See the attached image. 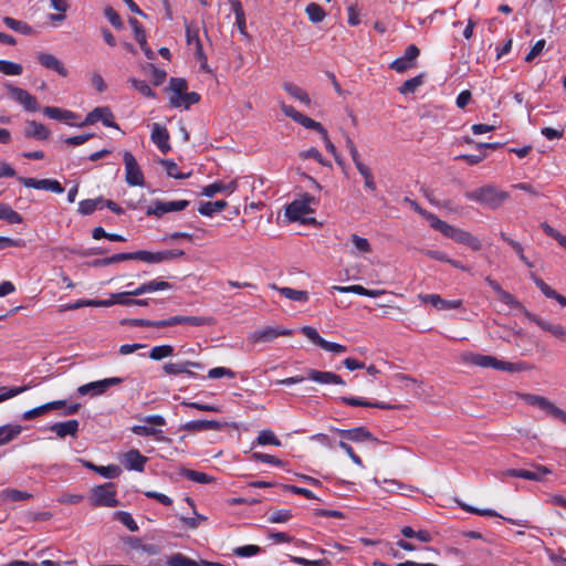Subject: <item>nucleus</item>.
<instances>
[{
    "label": "nucleus",
    "mask_w": 566,
    "mask_h": 566,
    "mask_svg": "<svg viewBox=\"0 0 566 566\" xmlns=\"http://www.w3.org/2000/svg\"><path fill=\"white\" fill-rule=\"evenodd\" d=\"M91 501L94 506L115 507L118 504V501L116 499L114 484L106 483L94 488L92 490Z\"/></svg>",
    "instance_id": "nucleus-6"
},
{
    "label": "nucleus",
    "mask_w": 566,
    "mask_h": 566,
    "mask_svg": "<svg viewBox=\"0 0 566 566\" xmlns=\"http://www.w3.org/2000/svg\"><path fill=\"white\" fill-rule=\"evenodd\" d=\"M123 160L125 165V180L129 186H144L145 178L144 174L130 151L123 153Z\"/></svg>",
    "instance_id": "nucleus-7"
},
{
    "label": "nucleus",
    "mask_w": 566,
    "mask_h": 566,
    "mask_svg": "<svg viewBox=\"0 0 566 566\" xmlns=\"http://www.w3.org/2000/svg\"><path fill=\"white\" fill-rule=\"evenodd\" d=\"M128 260H130L129 252L128 253H118V254H114V255L108 256V258L96 259V260H94L92 262V265L95 266V268H97V266H106V265H109V264H113V263L128 261Z\"/></svg>",
    "instance_id": "nucleus-49"
},
{
    "label": "nucleus",
    "mask_w": 566,
    "mask_h": 566,
    "mask_svg": "<svg viewBox=\"0 0 566 566\" xmlns=\"http://www.w3.org/2000/svg\"><path fill=\"white\" fill-rule=\"evenodd\" d=\"M298 156L302 159L312 158V159L316 160L318 164H321L322 166L331 167V163L325 160L322 157L321 153L314 147H312L307 150L300 151Z\"/></svg>",
    "instance_id": "nucleus-57"
},
{
    "label": "nucleus",
    "mask_w": 566,
    "mask_h": 566,
    "mask_svg": "<svg viewBox=\"0 0 566 566\" xmlns=\"http://www.w3.org/2000/svg\"><path fill=\"white\" fill-rule=\"evenodd\" d=\"M172 325L187 324L191 326L212 325L214 319L212 317L201 316H172Z\"/></svg>",
    "instance_id": "nucleus-34"
},
{
    "label": "nucleus",
    "mask_w": 566,
    "mask_h": 566,
    "mask_svg": "<svg viewBox=\"0 0 566 566\" xmlns=\"http://www.w3.org/2000/svg\"><path fill=\"white\" fill-rule=\"evenodd\" d=\"M0 72L6 75L18 76L22 74L23 67L19 63L7 60H0Z\"/></svg>",
    "instance_id": "nucleus-50"
},
{
    "label": "nucleus",
    "mask_w": 566,
    "mask_h": 566,
    "mask_svg": "<svg viewBox=\"0 0 566 566\" xmlns=\"http://www.w3.org/2000/svg\"><path fill=\"white\" fill-rule=\"evenodd\" d=\"M104 200L102 197L96 199L82 200L78 203V212L88 216L92 214L96 209L102 208Z\"/></svg>",
    "instance_id": "nucleus-44"
},
{
    "label": "nucleus",
    "mask_w": 566,
    "mask_h": 566,
    "mask_svg": "<svg viewBox=\"0 0 566 566\" xmlns=\"http://www.w3.org/2000/svg\"><path fill=\"white\" fill-rule=\"evenodd\" d=\"M342 437L347 438L354 442H363V441H375L378 440L366 430L364 427H357L350 430H336Z\"/></svg>",
    "instance_id": "nucleus-27"
},
{
    "label": "nucleus",
    "mask_w": 566,
    "mask_h": 566,
    "mask_svg": "<svg viewBox=\"0 0 566 566\" xmlns=\"http://www.w3.org/2000/svg\"><path fill=\"white\" fill-rule=\"evenodd\" d=\"M238 188V181L232 180L229 184H224L222 181L213 182L211 185L205 186L201 189V195L205 197H213L218 192H229L232 193Z\"/></svg>",
    "instance_id": "nucleus-26"
},
{
    "label": "nucleus",
    "mask_w": 566,
    "mask_h": 566,
    "mask_svg": "<svg viewBox=\"0 0 566 566\" xmlns=\"http://www.w3.org/2000/svg\"><path fill=\"white\" fill-rule=\"evenodd\" d=\"M132 295L126 292L117 293V304L120 305H137V306H147L148 301L147 300H139V298H132Z\"/></svg>",
    "instance_id": "nucleus-55"
},
{
    "label": "nucleus",
    "mask_w": 566,
    "mask_h": 566,
    "mask_svg": "<svg viewBox=\"0 0 566 566\" xmlns=\"http://www.w3.org/2000/svg\"><path fill=\"white\" fill-rule=\"evenodd\" d=\"M150 139L164 154H167L171 149L169 133L166 127L158 123L153 124Z\"/></svg>",
    "instance_id": "nucleus-18"
},
{
    "label": "nucleus",
    "mask_w": 566,
    "mask_h": 566,
    "mask_svg": "<svg viewBox=\"0 0 566 566\" xmlns=\"http://www.w3.org/2000/svg\"><path fill=\"white\" fill-rule=\"evenodd\" d=\"M305 12L313 23L322 22L326 17V13L322 9V7L315 2L307 4L305 8Z\"/></svg>",
    "instance_id": "nucleus-47"
},
{
    "label": "nucleus",
    "mask_w": 566,
    "mask_h": 566,
    "mask_svg": "<svg viewBox=\"0 0 566 566\" xmlns=\"http://www.w3.org/2000/svg\"><path fill=\"white\" fill-rule=\"evenodd\" d=\"M148 459L138 450L133 449L124 454L123 464L127 470L143 472Z\"/></svg>",
    "instance_id": "nucleus-21"
},
{
    "label": "nucleus",
    "mask_w": 566,
    "mask_h": 566,
    "mask_svg": "<svg viewBox=\"0 0 566 566\" xmlns=\"http://www.w3.org/2000/svg\"><path fill=\"white\" fill-rule=\"evenodd\" d=\"M301 332L310 340H312L314 344H316L317 346H319L324 350H327V352H331V353H334V354H343V353H345L347 350V347L342 345V344H337V343H332V342L325 340L323 337H321V335L318 334L317 329L312 327V326H304V327L301 328Z\"/></svg>",
    "instance_id": "nucleus-12"
},
{
    "label": "nucleus",
    "mask_w": 566,
    "mask_h": 566,
    "mask_svg": "<svg viewBox=\"0 0 566 566\" xmlns=\"http://www.w3.org/2000/svg\"><path fill=\"white\" fill-rule=\"evenodd\" d=\"M551 473L552 471L545 465H534V470L510 469L506 470L503 474L505 476H514L541 482L544 481L545 476Z\"/></svg>",
    "instance_id": "nucleus-14"
},
{
    "label": "nucleus",
    "mask_w": 566,
    "mask_h": 566,
    "mask_svg": "<svg viewBox=\"0 0 566 566\" xmlns=\"http://www.w3.org/2000/svg\"><path fill=\"white\" fill-rule=\"evenodd\" d=\"M532 279L536 286L541 290V292L548 298L556 300L560 305L566 304V296L557 293L554 289H552L548 284H546L542 279L532 275Z\"/></svg>",
    "instance_id": "nucleus-35"
},
{
    "label": "nucleus",
    "mask_w": 566,
    "mask_h": 566,
    "mask_svg": "<svg viewBox=\"0 0 566 566\" xmlns=\"http://www.w3.org/2000/svg\"><path fill=\"white\" fill-rule=\"evenodd\" d=\"M115 517L117 521L124 524L129 531H138V525L129 513L119 511L115 513Z\"/></svg>",
    "instance_id": "nucleus-58"
},
{
    "label": "nucleus",
    "mask_w": 566,
    "mask_h": 566,
    "mask_svg": "<svg viewBox=\"0 0 566 566\" xmlns=\"http://www.w3.org/2000/svg\"><path fill=\"white\" fill-rule=\"evenodd\" d=\"M419 298L423 303L431 304L432 306H434L438 310H454V308L461 307V305H462L461 300L448 301V300L442 298L438 294H420Z\"/></svg>",
    "instance_id": "nucleus-19"
},
{
    "label": "nucleus",
    "mask_w": 566,
    "mask_h": 566,
    "mask_svg": "<svg viewBox=\"0 0 566 566\" xmlns=\"http://www.w3.org/2000/svg\"><path fill=\"white\" fill-rule=\"evenodd\" d=\"M0 220H6L11 224L21 223L23 221L21 214L7 203H0Z\"/></svg>",
    "instance_id": "nucleus-43"
},
{
    "label": "nucleus",
    "mask_w": 566,
    "mask_h": 566,
    "mask_svg": "<svg viewBox=\"0 0 566 566\" xmlns=\"http://www.w3.org/2000/svg\"><path fill=\"white\" fill-rule=\"evenodd\" d=\"M22 431L20 424H4L0 427V446L14 440Z\"/></svg>",
    "instance_id": "nucleus-37"
},
{
    "label": "nucleus",
    "mask_w": 566,
    "mask_h": 566,
    "mask_svg": "<svg viewBox=\"0 0 566 566\" xmlns=\"http://www.w3.org/2000/svg\"><path fill=\"white\" fill-rule=\"evenodd\" d=\"M185 254L182 250H165L158 252L136 251L129 252L130 260H139L147 263H161L164 261L174 260Z\"/></svg>",
    "instance_id": "nucleus-5"
},
{
    "label": "nucleus",
    "mask_w": 566,
    "mask_h": 566,
    "mask_svg": "<svg viewBox=\"0 0 566 566\" xmlns=\"http://www.w3.org/2000/svg\"><path fill=\"white\" fill-rule=\"evenodd\" d=\"M168 566H202L198 563L180 553L171 555L167 560Z\"/></svg>",
    "instance_id": "nucleus-48"
},
{
    "label": "nucleus",
    "mask_w": 566,
    "mask_h": 566,
    "mask_svg": "<svg viewBox=\"0 0 566 566\" xmlns=\"http://www.w3.org/2000/svg\"><path fill=\"white\" fill-rule=\"evenodd\" d=\"M228 206L227 201L224 200H217V201H207L200 203L198 211L200 214L206 217H211L216 212H220Z\"/></svg>",
    "instance_id": "nucleus-39"
},
{
    "label": "nucleus",
    "mask_w": 566,
    "mask_h": 566,
    "mask_svg": "<svg viewBox=\"0 0 566 566\" xmlns=\"http://www.w3.org/2000/svg\"><path fill=\"white\" fill-rule=\"evenodd\" d=\"M171 95H181L187 92L188 85L186 80L180 77H171L169 81Z\"/></svg>",
    "instance_id": "nucleus-59"
},
{
    "label": "nucleus",
    "mask_w": 566,
    "mask_h": 566,
    "mask_svg": "<svg viewBox=\"0 0 566 566\" xmlns=\"http://www.w3.org/2000/svg\"><path fill=\"white\" fill-rule=\"evenodd\" d=\"M419 54H420V50L415 44H410L405 50V53L402 56L394 60L389 64V69H391L398 73H403V72L416 66V61H417Z\"/></svg>",
    "instance_id": "nucleus-11"
},
{
    "label": "nucleus",
    "mask_w": 566,
    "mask_h": 566,
    "mask_svg": "<svg viewBox=\"0 0 566 566\" xmlns=\"http://www.w3.org/2000/svg\"><path fill=\"white\" fill-rule=\"evenodd\" d=\"M307 378L318 384L345 385V381L335 373L308 369Z\"/></svg>",
    "instance_id": "nucleus-25"
},
{
    "label": "nucleus",
    "mask_w": 566,
    "mask_h": 566,
    "mask_svg": "<svg viewBox=\"0 0 566 566\" xmlns=\"http://www.w3.org/2000/svg\"><path fill=\"white\" fill-rule=\"evenodd\" d=\"M24 136L38 140L48 139L51 135L50 129L41 123L35 120H27L24 127Z\"/></svg>",
    "instance_id": "nucleus-24"
},
{
    "label": "nucleus",
    "mask_w": 566,
    "mask_h": 566,
    "mask_svg": "<svg viewBox=\"0 0 566 566\" xmlns=\"http://www.w3.org/2000/svg\"><path fill=\"white\" fill-rule=\"evenodd\" d=\"M123 382V379L119 377H111L105 378L97 381H92L85 385H82L77 388V392L81 396L85 395H92V396H98L104 394L108 388L113 386H117Z\"/></svg>",
    "instance_id": "nucleus-10"
},
{
    "label": "nucleus",
    "mask_w": 566,
    "mask_h": 566,
    "mask_svg": "<svg viewBox=\"0 0 566 566\" xmlns=\"http://www.w3.org/2000/svg\"><path fill=\"white\" fill-rule=\"evenodd\" d=\"M525 316L542 329L551 333L554 337L559 338L566 343V328L562 324L544 321L528 311H525Z\"/></svg>",
    "instance_id": "nucleus-17"
},
{
    "label": "nucleus",
    "mask_w": 566,
    "mask_h": 566,
    "mask_svg": "<svg viewBox=\"0 0 566 566\" xmlns=\"http://www.w3.org/2000/svg\"><path fill=\"white\" fill-rule=\"evenodd\" d=\"M283 90L285 92H287L293 98L298 99L300 102H302L306 105H308L311 103V98H310L308 94L303 88H301L300 86H297L293 83H290V82L284 83Z\"/></svg>",
    "instance_id": "nucleus-40"
},
{
    "label": "nucleus",
    "mask_w": 566,
    "mask_h": 566,
    "mask_svg": "<svg viewBox=\"0 0 566 566\" xmlns=\"http://www.w3.org/2000/svg\"><path fill=\"white\" fill-rule=\"evenodd\" d=\"M340 400L343 403L348 405V406H354V407L361 406V407H371V408H379V409H398V408H400L399 406L388 405V403L377 402V401L371 402V401L364 400L361 398H356V397H343V398H340Z\"/></svg>",
    "instance_id": "nucleus-32"
},
{
    "label": "nucleus",
    "mask_w": 566,
    "mask_h": 566,
    "mask_svg": "<svg viewBox=\"0 0 566 566\" xmlns=\"http://www.w3.org/2000/svg\"><path fill=\"white\" fill-rule=\"evenodd\" d=\"M201 369L202 365L197 361H184V363H167L163 366L164 370L168 375L189 374L193 375L190 368Z\"/></svg>",
    "instance_id": "nucleus-28"
},
{
    "label": "nucleus",
    "mask_w": 566,
    "mask_h": 566,
    "mask_svg": "<svg viewBox=\"0 0 566 566\" xmlns=\"http://www.w3.org/2000/svg\"><path fill=\"white\" fill-rule=\"evenodd\" d=\"M174 354V347L171 345H160L155 346L150 353L149 357L154 360H160L163 358L169 357Z\"/></svg>",
    "instance_id": "nucleus-53"
},
{
    "label": "nucleus",
    "mask_w": 566,
    "mask_h": 566,
    "mask_svg": "<svg viewBox=\"0 0 566 566\" xmlns=\"http://www.w3.org/2000/svg\"><path fill=\"white\" fill-rule=\"evenodd\" d=\"M461 363L465 365L478 366L482 368H493L507 373H522L532 369V365L525 361H504L491 355L464 352L460 355Z\"/></svg>",
    "instance_id": "nucleus-1"
},
{
    "label": "nucleus",
    "mask_w": 566,
    "mask_h": 566,
    "mask_svg": "<svg viewBox=\"0 0 566 566\" xmlns=\"http://www.w3.org/2000/svg\"><path fill=\"white\" fill-rule=\"evenodd\" d=\"M231 8L233 13L235 14V24L242 35H248L247 33V24H245V14L242 8V4L239 0H231Z\"/></svg>",
    "instance_id": "nucleus-38"
},
{
    "label": "nucleus",
    "mask_w": 566,
    "mask_h": 566,
    "mask_svg": "<svg viewBox=\"0 0 566 566\" xmlns=\"http://www.w3.org/2000/svg\"><path fill=\"white\" fill-rule=\"evenodd\" d=\"M4 88L8 91L9 96L19 103L27 112H36L40 109V105L36 97L31 95L28 91L14 86L11 83H6Z\"/></svg>",
    "instance_id": "nucleus-8"
},
{
    "label": "nucleus",
    "mask_w": 566,
    "mask_h": 566,
    "mask_svg": "<svg viewBox=\"0 0 566 566\" xmlns=\"http://www.w3.org/2000/svg\"><path fill=\"white\" fill-rule=\"evenodd\" d=\"M96 472L106 479H114L117 478L122 473V469L116 464L111 465H99L98 469H96Z\"/></svg>",
    "instance_id": "nucleus-63"
},
{
    "label": "nucleus",
    "mask_w": 566,
    "mask_h": 566,
    "mask_svg": "<svg viewBox=\"0 0 566 566\" xmlns=\"http://www.w3.org/2000/svg\"><path fill=\"white\" fill-rule=\"evenodd\" d=\"M262 548L258 545H244L233 549V554L238 557H251L259 554Z\"/></svg>",
    "instance_id": "nucleus-60"
},
{
    "label": "nucleus",
    "mask_w": 566,
    "mask_h": 566,
    "mask_svg": "<svg viewBox=\"0 0 566 566\" xmlns=\"http://www.w3.org/2000/svg\"><path fill=\"white\" fill-rule=\"evenodd\" d=\"M31 388L30 385L20 386V387H12L9 389L2 388V392L0 394V402H3L10 398H13Z\"/></svg>",
    "instance_id": "nucleus-62"
},
{
    "label": "nucleus",
    "mask_w": 566,
    "mask_h": 566,
    "mask_svg": "<svg viewBox=\"0 0 566 566\" xmlns=\"http://www.w3.org/2000/svg\"><path fill=\"white\" fill-rule=\"evenodd\" d=\"M189 206L188 200L160 201L156 200L148 207L146 214L161 217L165 213L181 211Z\"/></svg>",
    "instance_id": "nucleus-13"
},
{
    "label": "nucleus",
    "mask_w": 566,
    "mask_h": 566,
    "mask_svg": "<svg viewBox=\"0 0 566 566\" xmlns=\"http://www.w3.org/2000/svg\"><path fill=\"white\" fill-rule=\"evenodd\" d=\"M521 397L526 403L537 407L538 409L545 411L547 415L552 417H554L555 413L557 412L558 407L543 396L523 394Z\"/></svg>",
    "instance_id": "nucleus-20"
},
{
    "label": "nucleus",
    "mask_w": 566,
    "mask_h": 566,
    "mask_svg": "<svg viewBox=\"0 0 566 566\" xmlns=\"http://www.w3.org/2000/svg\"><path fill=\"white\" fill-rule=\"evenodd\" d=\"M315 202V199L313 196L305 193L302 198L295 199L293 202H291L286 209H285V216L291 221H300L302 223L308 224L314 223L315 219L312 217H308L314 212V210L311 208V205Z\"/></svg>",
    "instance_id": "nucleus-4"
},
{
    "label": "nucleus",
    "mask_w": 566,
    "mask_h": 566,
    "mask_svg": "<svg viewBox=\"0 0 566 566\" xmlns=\"http://www.w3.org/2000/svg\"><path fill=\"white\" fill-rule=\"evenodd\" d=\"M220 428V422L216 420H193L182 426L186 431L219 430Z\"/></svg>",
    "instance_id": "nucleus-33"
},
{
    "label": "nucleus",
    "mask_w": 566,
    "mask_h": 566,
    "mask_svg": "<svg viewBox=\"0 0 566 566\" xmlns=\"http://www.w3.org/2000/svg\"><path fill=\"white\" fill-rule=\"evenodd\" d=\"M3 22L4 24L15 31V32H19V33H22V34H25V35H31L33 34V29L32 27H30L28 23L23 22V21H20V20H15L11 17H4L3 18Z\"/></svg>",
    "instance_id": "nucleus-42"
},
{
    "label": "nucleus",
    "mask_w": 566,
    "mask_h": 566,
    "mask_svg": "<svg viewBox=\"0 0 566 566\" xmlns=\"http://www.w3.org/2000/svg\"><path fill=\"white\" fill-rule=\"evenodd\" d=\"M39 63L45 69L55 71L61 76L67 75L64 64L53 54L40 52L36 55Z\"/></svg>",
    "instance_id": "nucleus-22"
},
{
    "label": "nucleus",
    "mask_w": 566,
    "mask_h": 566,
    "mask_svg": "<svg viewBox=\"0 0 566 566\" xmlns=\"http://www.w3.org/2000/svg\"><path fill=\"white\" fill-rule=\"evenodd\" d=\"M292 329L283 327L266 326L249 334L248 339L252 344L272 343L279 336H291Z\"/></svg>",
    "instance_id": "nucleus-9"
},
{
    "label": "nucleus",
    "mask_w": 566,
    "mask_h": 566,
    "mask_svg": "<svg viewBox=\"0 0 566 566\" xmlns=\"http://www.w3.org/2000/svg\"><path fill=\"white\" fill-rule=\"evenodd\" d=\"M291 517L290 510H275L269 515L268 521L273 524L286 523Z\"/></svg>",
    "instance_id": "nucleus-61"
},
{
    "label": "nucleus",
    "mask_w": 566,
    "mask_h": 566,
    "mask_svg": "<svg viewBox=\"0 0 566 566\" xmlns=\"http://www.w3.org/2000/svg\"><path fill=\"white\" fill-rule=\"evenodd\" d=\"M256 442L260 446H266V444H272V446H276V447L281 446V441L276 438V436L274 434V432L272 430L261 431L256 438Z\"/></svg>",
    "instance_id": "nucleus-54"
},
{
    "label": "nucleus",
    "mask_w": 566,
    "mask_h": 566,
    "mask_svg": "<svg viewBox=\"0 0 566 566\" xmlns=\"http://www.w3.org/2000/svg\"><path fill=\"white\" fill-rule=\"evenodd\" d=\"M132 431L137 436L156 437L157 440H163V431L153 426L137 424L132 427Z\"/></svg>",
    "instance_id": "nucleus-46"
},
{
    "label": "nucleus",
    "mask_w": 566,
    "mask_h": 566,
    "mask_svg": "<svg viewBox=\"0 0 566 566\" xmlns=\"http://www.w3.org/2000/svg\"><path fill=\"white\" fill-rule=\"evenodd\" d=\"M44 115H46L49 118L65 122L71 124V120L77 118V115L69 109H63L55 106H45L43 108Z\"/></svg>",
    "instance_id": "nucleus-30"
},
{
    "label": "nucleus",
    "mask_w": 566,
    "mask_h": 566,
    "mask_svg": "<svg viewBox=\"0 0 566 566\" xmlns=\"http://www.w3.org/2000/svg\"><path fill=\"white\" fill-rule=\"evenodd\" d=\"M101 120L107 127L118 128L114 122V115L108 107H96L87 114L85 120L78 126L92 125Z\"/></svg>",
    "instance_id": "nucleus-16"
},
{
    "label": "nucleus",
    "mask_w": 566,
    "mask_h": 566,
    "mask_svg": "<svg viewBox=\"0 0 566 566\" xmlns=\"http://www.w3.org/2000/svg\"><path fill=\"white\" fill-rule=\"evenodd\" d=\"M434 222L436 223L433 224V229L440 231L444 237L452 239L458 243L464 244L473 251H480L482 249L480 239L472 233L455 228L440 219H434Z\"/></svg>",
    "instance_id": "nucleus-2"
},
{
    "label": "nucleus",
    "mask_w": 566,
    "mask_h": 566,
    "mask_svg": "<svg viewBox=\"0 0 566 566\" xmlns=\"http://www.w3.org/2000/svg\"><path fill=\"white\" fill-rule=\"evenodd\" d=\"M497 300L500 302H502L503 304L507 305L509 307L511 308H516V310H523V312L525 313V308L523 307V305L521 304L520 301H517L515 298V296L504 290H502L499 294H497Z\"/></svg>",
    "instance_id": "nucleus-52"
},
{
    "label": "nucleus",
    "mask_w": 566,
    "mask_h": 566,
    "mask_svg": "<svg viewBox=\"0 0 566 566\" xmlns=\"http://www.w3.org/2000/svg\"><path fill=\"white\" fill-rule=\"evenodd\" d=\"M128 82L132 86L139 92L145 97L154 98L156 96L155 92L150 88V86L143 80H137L135 77H130Z\"/></svg>",
    "instance_id": "nucleus-51"
},
{
    "label": "nucleus",
    "mask_w": 566,
    "mask_h": 566,
    "mask_svg": "<svg viewBox=\"0 0 566 566\" xmlns=\"http://www.w3.org/2000/svg\"><path fill=\"white\" fill-rule=\"evenodd\" d=\"M0 497L4 501L18 502V501H27L32 499V494L25 491H20L15 489H4L0 493Z\"/></svg>",
    "instance_id": "nucleus-41"
},
{
    "label": "nucleus",
    "mask_w": 566,
    "mask_h": 566,
    "mask_svg": "<svg viewBox=\"0 0 566 566\" xmlns=\"http://www.w3.org/2000/svg\"><path fill=\"white\" fill-rule=\"evenodd\" d=\"M542 228L547 235L554 238L560 247L566 249V235L562 234L559 231L547 223H543Z\"/></svg>",
    "instance_id": "nucleus-64"
},
{
    "label": "nucleus",
    "mask_w": 566,
    "mask_h": 566,
    "mask_svg": "<svg viewBox=\"0 0 566 566\" xmlns=\"http://www.w3.org/2000/svg\"><path fill=\"white\" fill-rule=\"evenodd\" d=\"M465 198L476 201L491 209H497L509 198V193L499 190L495 186L488 185L465 192Z\"/></svg>",
    "instance_id": "nucleus-3"
},
{
    "label": "nucleus",
    "mask_w": 566,
    "mask_h": 566,
    "mask_svg": "<svg viewBox=\"0 0 566 566\" xmlns=\"http://www.w3.org/2000/svg\"><path fill=\"white\" fill-rule=\"evenodd\" d=\"M199 101L200 95L196 92H186L181 95H171L169 98L170 105L172 107L184 106L185 108H189L191 105L198 103Z\"/></svg>",
    "instance_id": "nucleus-31"
},
{
    "label": "nucleus",
    "mask_w": 566,
    "mask_h": 566,
    "mask_svg": "<svg viewBox=\"0 0 566 566\" xmlns=\"http://www.w3.org/2000/svg\"><path fill=\"white\" fill-rule=\"evenodd\" d=\"M160 164L164 166V168L166 170V174L169 177H172V178H176V179H184V178L189 177V174H187V175L180 174L179 170H178L177 164L174 163L172 160L163 159L160 161Z\"/></svg>",
    "instance_id": "nucleus-56"
},
{
    "label": "nucleus",
    "mask_w": 566,
    "mask_h": 566,
    "mask_svg": "<svg viewBox=\"0 0 566 566\" xmlns=\"http://www.w3.org/2000/svg\"><path fill=\"white\" fill-rule=\"evenodd\" d=\"M423 77H424L423 74H419L412 78L407 80L398 88L399 93L400 94L415 93L423 84Z\"/></svg>",
    "instance_id": "nucleus-45"
},
{
    "label": "nucleus",
    "mask_w": 566,
    "mask_h": 566,
    "mask_svg": "<svg viewBox=\"0 0 566 566\" xmlns=\"http://www.w3.org/2000/svg\"><path fill=\"white\" fill-rule=\"evenodd\" d=\"M18 180L24 187H28V188L46 190V191H51L54 193H62L64 191V188L62 187V185L55 179H35V178L19 177Z\"/></svg>",
    "instance_id": "nucleus-15"
},
{
    "label": "nucleus",
    "mask_w": 566,
    "mask_h": 566,
    "mask_svg": "<svg viewBox=\"0 0 566 566\" xmlns=\"http://www.w3.org/2000/svg\"><path fill=\"white\" fill-rule=\"evenodd\" d=\"M333 291H337L339 293H355L363 296L368 297H377L379 295L385 294L384 290H368L364 287L363 285H348V286H332Z\"/></svg>",
    "instance_id": "nucleus-29"
},
{
    "label": "nucleus",
    "mask_w": 566,
    "mask_h": 566,
    "mask_svg": "<svg viewBox=\"0 0 566 566\" xmlns=\"http://www.w3.org/2000/svg\"><path fill=\"white\" fill-rule=\"evenodd\" d=\"M80 423L77 420L72 419L64 422H55L50 426V431L54 432L59 438H65L67 436L76 437L78 432Z\"/></svg>",
    "instance_id": "nucleus-23"
},
{
    "label": "nucleus",
    "mask_w": 566,
    "mask_h": 566,
    "mask_svg": "<svg viewBox=\"0 0 566 566\" xmlns=\"http://www.w3.org/2000/svg\"><path fill=\"white\" fill-rule=\"evenodd\" d=\"M271 287L273 290H276L281 295L284 297L296 301V302H307L308 301V294L306 291L301 290H294L291 287H279L275 284H272Z\"/></svg>",
    "instance_id": "nucleus-36"
}]
</instances>
